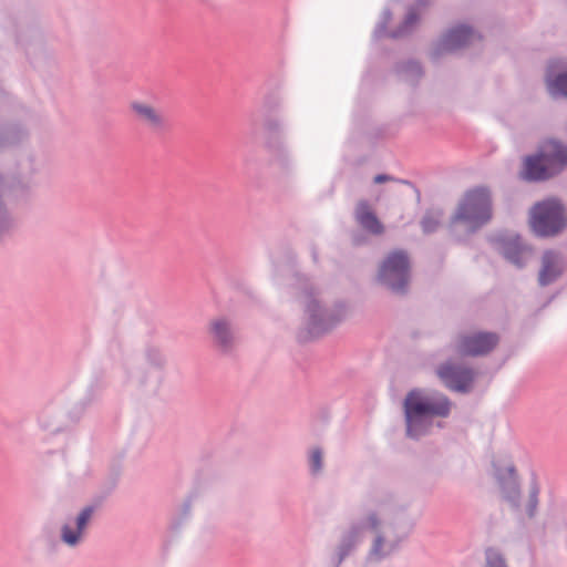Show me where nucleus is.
Listing matches in <instances>:
<instances>
[{
    "label": "nucleus",
    "instance_id": "obj_1",
    "mask_svg": "<svg viewBox=\"0 0 567 567\" xmlns=\"http://www.w3.org/2000/svg\"><path fill=\"white\" fill-rule=\"evenodd\" d=\"M403 408L408 435L419 437L431 426L429 417L449 416L452 402L442 393L429 395L415 389L406 394Z\"/></svg>",
    "mask_w": 567,
    "mask_h": 567
},
{
    "label": "nucleus",
    "instance_id": "obj_2",
    "mask_svg": "<svg viewBox=\"0 0 567 567\" xmlns=\"http://www.w3.org/2000/svg\"><path fill=\"white\" fill-rule=\"evenodd\" d=\"M567 164V150L555 140H547L538 153L524 163V177L528 181H545L558 174Z\"/></svg>",
    "mask_w": 567,
    "mask_h": 567
},
{
    "label": "nucleus",
    "instance_id": "obj_3",
    "mask_svg": "<svg viewBox=\"0 0 567 567\" xmlns=\"http://www.w3.org/2000/svg\"><path fill=\"white\" fill-rule=\"evenodd\" d=\"M491 218V194L484 187H476L464 194L452 218V224H463L468 231H474Z\"/></svg>",
    "mask_w": 567,
    "mask_h": 567
},
{
    "label": "nucleus",
    "instance_id": "obj_4",
    "mask_svg": "<svg viewBox=\"0 0 567 567\" xmlns=\"http://www.w3.org/2000/svg\"><path fill=\"white\" fill-rule=\"evenodd\" d=\"M566 223L565 209L555 198L537 203L530 210V227L539 236H554L565 228Z\"/></svg>",
    "mask_w": 567,
    "mask_h": 567
},
{
    "label": "nucleus",
    "instance_id": "obj_5",
    "mask_svg": "<svg viewBox=\"0 0 567 567\" xmlns=\"http://www.w3.org/2000/svg\"><path fill=\"white\" fill-rule=\"evenodd\" d=\"M409 278L410 261L408 255L402 250L390 252L379 268V281L393 291H401L408 285Z\"/></svg>",
    "mask_w": 567,
    "mask_h": 567
},
{
    "label": "nucleus",
    "instance_id": "obj_6",
    "mask_svg": "<svg viewBox=\"0 0 567 567\" xmlns=\"http://www.w3.org/2000/svg\"><path fill=\"white\" fill-rule=\"evenodd\" d=\"M498 340V336L493 332H466L456 337L453 349L460 355L480 357L489 353Z\"/></svg>",
    "mask_w": 567,
    "mask_h": 567
},
{
    "label": "nucleus",
    "instance_id": "obj_7",
    "mask_svg": "<svg viewBox=\"0 0 567 567\" xmlns=\"http://www.w3.org/2000/svg\"><path fill=\"white\" fill-rule=\"evenodd\" d=\"M436 375L449 390L466 393L472 390L476 374L468 367L447 361L437 367Z\"/></svg>",
    "mask_w": 567,
    "mask_h": 567
},
{
    "label": "nucleus",
    "instance_id": "obj_8",
    "mask_svg": "<svg viewBox=\"0 0 567 567\" xmlns=\"http://www.w3.org/2000/svg\"><path fill=\"white\" fill-rule=\"evenodd\" d=\"M495 482L501 497L513 506L518 504L519 483L515 468L512 465L497 467Z\"/></svg>",
    "mask_w": 567,
    "mask_h": 567
},
{
    "label": "nucleus",
    "instance_id": "obj_9",
    "mask_svg": "<svg viewBox=\"0 0 567 567\" xmlns=\"http://www.w3.org/2000/svg\"><path fill=\"white\" fill-rule=\"evenodd\" d=\"M134 118L147 128L158 132L165 128L166 118L164 113L155 105L134 101L130 104Z\"/></svg>",
    "mask_w": 567,
    "mask_h": 567
},
{
    "label": "nucleus",
    "instance_id": "obj_10",
    "mask_svg": "<svg viewBox=\"0 0 567 567\" xmlns=\"http://www.w3.org/2000/svg\"><path fill=\"white\" fill-rule=\"evenodd\" d=\"M354 218L357 223L368 233L372 235H382L384 226L378 218L374 209L368 200L361 199L354 208Z\"/></svg>",
    "mask_w": 567,
    "mask_h": 567
},
{
    "label": "nucleus",
    "instance_id": "obj_11",
    "mask_svg": "<svg viewBox=\"0 0 567 567\" xmlns=\"http://www.w3.org/2000/svg\"><path fill=\"white\" fill-rule=\"evenodd\" d=\"M564 271V261L559 254L548 250L542 256V267L538 274V281L542 286L549 285Z\"/></svg>",
    "mask_w": 567,
    "mask_h": 567
},
{
    "label": "nucleus",
    "instance_id": "obj_12",
    "mask_svg": "<svg viewBox=\"0 0 567 567\" xmlns=\"http://www.w3.org/2000/svg\"><path fill=\"white\" fill-rule=\"evenodd\" d=\"M476 34L467 27L460 25L450 30L442 40L443 51H452L472 43Z\"/></svg>",
    "mask_w": 567,
    "mask_h": 567
},
{
    "label": "nucleus",
    "instance_id": "obj_13",
    "mask_svg": "<svg viewBox=\"0 0 567 567\" xmlns=\"http://www.w3.org/2000/svg\"><path fill=\"white\" fill-rule=\"evenodd\" d=\"M94 513V508L91 506L85 507L81 511L76 518V528L73 529L70 525H64L62 527V540L68 544L69 546H75L81 537L82 534L91 519L92 515Z\"/></svg>",
    "mask_w": 567,
    "mask_h": 567
},
{
    "label": "nucleus",
    "instance_id": "obj_14",
    "mask_svg": "<svg viewBox=\"0 0 567 567\" xmlns=\"http://www.w3.org/2000/svg\"><path fill=\"white\" fill-rule=\"evenodd\" d=\"M502 254L508 261L522 267L529 258L530 249L523 245L519 238H513L502 243Z\"/></svg>",
    "mask_w": 567,
    "mask_h": 567
},
{
    "label": "nucleus",
    "instance_id": "obj_15",
    "mask_svg": "<svg viewBox=\"0 0 567 567\" xmlns=\"http://www.w3.org/2000/svg\"><path fill=\"white\" fill-rule=\"evenodd\" d=\"M559 62H553L548 65L546 75L547 89L551 95L561 94L567 96V72L557 74Z\"/></svg>",
    "mask_w": 567,
    "mask_h": 567
},
{
    "label": "nucleus",
    "instance_id": "obj_16",
    "mask_svg": "<svg viewBox=\"0 0 567 567\" xmlns=\"http://www.w3.org/2000/svg\"><path fill=\"white\" fill-rule=\"evenodd\" d=\"M210 332L220 347L226 349L233 344L234 333L228 320L224 318L213 320L210 323Z\"/></svg>",
    "mask_w": 567,
    "mask_h": 567
},
{
    "label": "nucleus",
    "instance_id": "obj_17",
    "mask_svg": "<svg viewBox=\"0 0 567 567\" xmlns=\"http://www.w3.org/2000/svg\"><path fill=\"white\" fill-rule=\"evenodd\" d=\"M485 558H486L485 567H507L505 558L495 548L486 549Z\"/></svg>",
    "mask_w": 567,
    "mask_h": 567
},
{
    "label": "nucleus",
    "instance_id": "obj_18",
    "mask_svg": "<svg viewBox=\"0 0 567 567\" xmlns=\"http://www.w3.org/2000/svg\"><path fill=\"white\" fill-rule=\"evenodd\" d=\"M310 466L313 474H318L322 468V453L319 449L311 452Z\"/></svg>",
    "mask_w": 567,
    "mask_h": 567
},
{
    "label": "nucleus",
    "instance_id": "obj_19",
    "mask_svg": "<svg viewBox=\"0 0 567 567\" xmlns=\"http://www.w3.org/2000/svg\"><path fill=\"white\" fill-rule=\"evenodd\" d=\"M417 12L415 9H411L408 14H406V19H405V22H404V27H403V30H401L399 32V34H402L405 30H408V28H410L412 24H414V22L417 20Z\"/></svg>",
    "mask_w": 567,
    "mask_h": 567
},
{
    "label": "nucleus",
    "instance_id": "obj_20",
    "mask_svg": "<svg viewBox=\"0 0 567 567\" xmlns=\"http://www.w3.org/2000/svg\"><path fill=\"white\" fill-rule=\"evenodd\" d=\"M536 507H537V495L535 492H533L529 495V498H528V502L526 505L527 515L532 517L535 514Z\"/></svg>",
    "mask_w": 567,
    "mask_h": 567
},
{
    "label": "nucleus",
    "instance_id": "obj_21",
    "mask_svg": "<svg viewBox=\"0 0 567 567\" xmlns=\"http://www.w3.org/2000/svg\"><path fill=\"white\" fill-rule=\"evenodd\" d=\"M380 526V522L375 515H370L367 518L365 527L370 529L371 532H378Z\"/></svg>",
    "mask_w": 567,
    "mask_h": 567
},
{
    "label": "nucleus",
    "instance_id": "obj_22",
    "mask_svg": "<svg viewBox=\"0 0 567 567\" xmlns=\"http://www.w3.org/2000/svg\"><path fill=\"white\" fill-rule=\"evenodd\" d=\"M381 545H382V539L380 536H378L375 538V542L373 544V547H372V551H371V555L374 556V557H379L380 554H381Z\"/></svg>",
    "mask_w": 567,
    "mask_h": 567
},
{
    "label": "nucleus",
    "instance_id": "obj_23",
    "mask_svg": "<svg viewBox=\"0 0 567 567\" xmlns=\"http://www.w3.org/2000/svg\"><path fill=\"white\" fill-rule=\"evenodd\" d=\"M423 229L425 231H431L434 229L436 221H433L430 217L424 218L423 220Z\"/></svg>",
    "mask_w": 567,
    "mask_h": 567
},
{
    "label": "nucleus",
    "instance_id": "obj_24",
    "mask_svg": "<svg viewBox=\"0 0 567 567\" xmlns=\"http://www.w3.org/2000/svg\"><path fill=\"white\" fill-rule=\"evenodd\" d=\"M393 177L389 176V175H385V174H379L374 177V183L375 184H382V183H385V182H390L392 181Z\"/></svg>",
    "mask_w": 567,
    "mask_h": 567
}]
</instances>
